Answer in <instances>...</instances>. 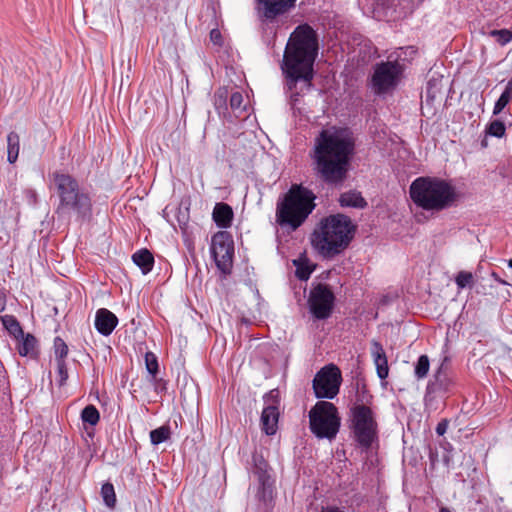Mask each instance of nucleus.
<instances>
[{
    "mask_svg": "<svg viewBox=\"0 0 512 512\" xmlns=\"http://www.w3.org/2000/svg\"><path fill=\"white\" fill-rule=\"evenodd\" d=\"M296 0H256L255 11L262 23L270 24L288 13Z\"/></svg>",
    "mask_w": 512,
    "mask_h": 512,
    "instance_id": "ddd939ff",
    "label": "nucleus"
},
{
    "mask_svg": "<svg viewBox=\"0 0 512 512\" xmlns=\"http://www.w3.org/2000/svg\"><path fill=\"white\" fill-rule=\"evenodd\" d=\"M508 266H509L510 268H512V258H511V259H509V261H508Z\"/></svg>",
    "mask_w": 512,
    "mask_h": 512,
    "instance_id": "8fccbe9b",
    "label": "nucleus"
},
{
    "mask_svg": "<svg viewBox=\"0 0 512 512\" xmlns=\"http://www.w3.org/2000/svg\"><path fill=\"white\" fill-rule=\"evenodd\" d=\"M6 293L3 290H0V312H3L6 308Z\"/></svg>",
    "mask_w": 512,
    "mask_h": 512,
    "instance_id": "37998d69",
    "label": "nucleus"
},
{
    "mask_svg": "<svg viewBox=\"0 0 512 512\" xmlns=\"http://www.w3.org/2000/svg\"><path fill=\"white\" fill-rule=\"evenodd\" d=\"M349 428L362 451L368 452L378 441V424L369 406L358 404L350 409Z\"/></svg>",
    "mask_w": 512,
    "mask_h": 512,
    "instance_id": "0eeeda50",
    "label": "nucleus"
},
{
    "mask_svg": "<svg viewBox=\"0 0 512 512\" xmlns=\"http://www.w3.org/2000/svg\"><path fill=\"white\" fill-rule=\"evenodd\" d=\"M101 496L105 505L109 508H114L116 504V494L114 486L110 482H106L101 487Z\"/></svg>",
    "mask_w": 512,
    "mask_h": 512,
    "instance_id": "c756f323",
    "label": "nucleus"
},
{
    "mask_svg": "<svg viewBox=\"0 0 512 512\" xmlns=\"http://www.w3.org/2000/svg\"><path fill=\"white\" fill-rule=\"evenodd\" d=\"M339 203L342 207L352 208H365L367 206L366 200L362 197L361 193L355 190L344 192L339 197Z\"/></svg>",
    "mask_w": 512,
    "mask_h": 512,
    "instance_id": "412c9836",
    "label": "nucleus"
},
{
    "mask_svg": "<svg viewBox=\"0 0 512 512\" xmlns=\"http://www.w3.org/2000/svg\"><path fill=\"white\" fill-rule=\"evenodd\" d=\"M316 196L301 184H293L282 201L277 203L276 219L280 226L299 228L316 207Z\"/></svg>",
    "mask_w": 512,
    "mask_h": 512,
    "instance_id": "423d86ee",
    "label": "nucleus"
},
{
    "mask_svg": "<svg viewBox=\"0 0 512 512\" xmlns=\"http://www.w3.org/2000/svg\"><path fill=\"white\" fill-rule=\"evenodd\" d=\"M171 436V429L167 425L160 426L150 432V440L153 445H159L167 441Z\"/></svg>",
    "mask_w": 512,
    "mask_h": 512,
    "instance_id": "bb28decb",
    "label": "nucleus"
},
{
    "mask_svg": "<svg viewBox=\"0 0 512 512\" xmlns=\"http://www.w3.org/2000/svg\"><path fill=\"white\" fill-rule=\"evenodd\" d=\"M371 355L373 362L376 366L377 375L380 379H386L388 377L389 368L386 353L383 346L378 341H372L371 343Z\"/></svg>",
    "mask_w": 512,
    "mask_h": 512,
    "instance_id": "dca6fc26",
    "label": "nucleus"
},
{
    "mask_svg": "<svg viewBox=\"0 0 512 512\" xmlns=\"http://www.w3.org/2000/svg\"><path fill=\"white\" fill-rule=\"evenodd\" d=\"M17 341V351L21 356L26 357L35 353L37 340L34 335L23 332V336Z\"/></svg>",
    "mask_w": 512,
    "mask_h": 512,
    "instance_id": "5701e85b",
    "label": "nucleus"
},
{
    "mask_svg": "<svg viewBox=\"0 0 512 512\" xmlns=\"http://www.w3.org/2000/svg\"><path fill=\"white\" fill-rule=\"evenodd\" d=\"M132 260L141 272L146 275L152 271L154 266L153 254L148 249H140L132 255Z\"/></svg>",
    "mask_w": 512,
    "mask_h": 512,
    "instance_id": "aec40b11",
    "label": "nucleus"
},
{
    "mask_svg": "<svg viewBox=\"0 0 512 512\" xmlns=\"http://www.w3.org/2000/svg\"><path fill=\"white\" fill-rule=\"evenodd\" d=\"M447 361L448 357H444L442 363L435 371L433 378L427 384V393H446L450 391L453 386V380L448 372V367L446 365Z\"/></svg>",
    "mask_w": 512,
    "mask_h": 512,
    "instance_id": "4468645a",
    "label": "nucleus"
},
{
    "mask_svg": "<svg viewBox=\"0 0 512 512\" xmlns=\"http://www.w3.org/2000/svg\"><path fill=\"white\" fill-rule=\"evenodd\" d=\"M488 35L501 46H505L512 41V31L508 29L491 30Z\"/></svg>",
    "mask_w": 512,
    "mask_h": 512,
    "instance_id": "7c9ffc66",
    "label": "nucleus"
},
{
    "mask_svg": "<svg viewBox=\"0 0 512 512\" xmlns=\"http://www.w3.org/2000/svg\"><path fill=\"white\" fill-rule=\"evenodd\" d=\"M243 95L239 91H235L230 96V107L236 113H242L246 110V106L243 105Z\"/></svg>",
    "mask_w": 512,
    "mask_h": 512,
    "instance_id": "473e14b6",
    "label": "nucleus"
},
{
    "mask_svg": "<svg viewBox=\"0 0 512 512\" xmlns=\"http://www.w3.org/2000/svg\"><path fill=\"white\" fill-rule=\"evenodd\" d=\"M436 85L433 83L432 80L428 81L427 83V95L434 98L435 97V91Z\"/></svg>",
    "mask_w": 512,
    "mask_h": 512,
    "instance_id": "79ce46f5",
    "label": "nucleus"
},
{
    "mask_svg": "<svg viewBox=\"0 0 512 512\" xmlns=\"http://www.w3.org/2000/svg\"><path fill=\"white\" fill-rule=\"evenodd\" d=\"M473 282V276L472 273L466 272V271H460L457 276L455 277V283L458 286V288L463 289L469 285H471Z\"/></svg>",
    "mask_w": 512,
    "mask_h": 512,
    "instance_id": "e433bc0d",
    "label": "nucleus"
},
{
    "mask_svg": "<svg viewBox=\"0 0 512 512\" xmlns=\"http://www.w3.org/2000/svg\"><path fill=\"white\" fill-rule=\"evenodd\" d=\"M505 131L506 127L504 123L500 120L492 121L487 127V133L497 138H501L502 136H504Z\"/></svg>",
    "mask_w": 512,
    "mask_h": 512,
    "instance_id": "72a5a7b5",
    "label": "nucleus"
},
{
    "mask_svg": "<svg viewBox=\"0 0 512 512\" xmlns=\"http://www.w3.org/2000/svg\"><path fill=\"white\" fill-rule=\"evenodd\" d=\"M53 348L56 361L66 360L68 355V346L61 337H56L54 339Z\"/></svg>",
    "mask_w": 512,
    "mask_h": 512,
    "instance_id": "2f4dec72",
    "label": "nucleus"
},
{
    "mask_svg": "<svg viewBox=\"0 0 512 512\" xmlns=\"http://www.w3.org/2000/svg\"><path fill=\"white\" fill-rule=\"evenodd\" d=\"M1 322L10 336L16 340H20V337L23 336L24 331L20 325V322L14 315L6 314L1 316Z\"/></svg>",
    "mask_w": 512,
    "mask_h": 512,
    "instance_id": "4be33fe9",
    "label": "nucleus"
},
{
    "mask_svg": "<svg viewBox=\"0 0 512 512\" xmlns=\"http://www.w3.org/2000/svg\"><path fill=\"white\" fill-rule=\"evenodd\" d=\"M491 277H492L495 281H497V282H499V283H501V284H507L505 281H503V280H502V279L497 275V273H496V272H492V273H491Z\"/></svg>",
    "mask_w": 512,
    "mask_h": 512,
    "instance_id": "c03bdc74",
    "label": "nucleus"
},
{
    "mask_svg": "<svg viewBox=\"0 0 512 512\" xmlns=\"http://www.w3.org/2000/svg\"><path fill=\"white\" fill-rule=\"evenodd\" d=\"M24 197L27 203L30 205H35L38 201L37 192L32 188H28L24 191Z\"/></svg>",
    "mask_w": 512,
    "mask_h": 512,
    "instance_id": "58836bf2",
    "label": "nucleus"
},
{
    "mask_svg": "<svg viewBox=\"0 0 512 512\" xmlns=\"http://www.w3.org/2000/svg\"><path fill=\"white\" fill-rule=\"evenodd\" d=\"M95 328L103 336H109L118 324V318L106 308H101L95 315Z\"/></svg>",
    "mask_w": 512,
    "mask_h": 512,
    "instance_id": "2eb2a0df",
    "label": "nucleus"
},
{
    "mask_svg": "<svg viewBox=\"0 0 512 512\" xmlns=\"http://www.w3.org/2000/svg\"><path fill=\"white\" fill-rule=\"evenodd\" d=\"M263 400L266 404V406H274L278 407L280 404V393L278 389H272L269 392H267Z\"/></svg>",
    "mask_w": 512,
    "mask_h": 512,
    "instance_id": "4c0bfd02",
    "label": "nucleus"
},
{
    "mask_svg": "<svg viewBox=\"0 0 512 512\" xmlns=\"http://www.w3.org/2000/svg\"><path fill=\"white\" fill-rule=\"evenodd\" d=\"M335 296L327 284L318 283L310 290L308 305L312 315L319 320L330 317Z\"/></svg>",
    "mask_w": 512,
    "mask_h": 512,
    "instance_id": "f8f14e48",
    "label": "nucleus"
},
{
    "mask_svg": "<svg viewBox=\"0 0 512 512\" xmlns=\"http://www.w3.org/2000/svg\"><path fill=\"white\" fill-rule=\"evenodd\" d=\"M309 424L317 438L335 439L341 425L336 406L328 401H318L309 411Z\"/></svg>",
    "mask_w": 512,
    "mask_h": 512,
    "instance_id": "6e6552de",
    "label": "nucleus"
},
{
    "mask_svg": "<svg viewBox=\"0 0 512 512\" xmlns=\"http://www.w3.org/2000/svg\"><path fill=\"white\" fill-rule=\"evenodd\" d=\"M448 426L449 421L447 419H442L436 426V433L439 436H443L447 432Z\"/></svg>",
    "mask_w": 512,
    "mask_h": 512,
    "instance_id": "a19ab883",
    "label": "nucleus"
},
{
    "mask_svg": "<svg viewBox=\"0 0 512 512\" xmlns=\"http://www.w3.org/2000/svg\"><path fill=\"white\" fill-rule=\"evenodd\" d=\"M412 202L424 211L440 212L455 205L458 199L456 188L448 181L430 176H421L409 187Z\"/></svg>",
    "mask_w": 512,
    "mask_h": 512,
    "instance_id": "20e7f679",
    "label": "nucleus"
},
{
    "mask_svg": "<svg viewBox=\"0 0 512 512\" xmlns=\"http://www.w3.org/2000/svg\"><path fill=\"white\" fill-rule=\"evenodd\" d=\"M439 512H451L447 507H441Z\"/></svg>",
    "mask_w": 512,
    "mask_h": 512,
    "instance_id": "09e8293b",
    "label": "nucleus"
},
{
    "mask_svg": "<svg viewBox=\"0 0 512 512\" xmlns=\"http://www.w3.org/2000/svg\"><path fill=\"white\" fill-rule=\"evenodd\" d=\"M225 94H226V92H219V93H218V97H219L220 99H225V97H226V95H225Z\"/></svg>",
    "mask_w": 512,
    "mask_h": 512,
    "instance_id": "49530a36",
    "label": "nucleus"
},
{
    "mask_svg": "<svg viewBox=\"0 0 512 512\" xmlns=\"http://www.w3.org/2000/svg\"><path fill=\"white\" fill-rule=\"evenodd\" d=\"M211 256L217 269L223 275H229L233 267L234 242L226 231H219L212 236L210 245Z\"/></svg>",
    "mask_w": 512,
    "mask_h": 512,
    "instance_id": "9b49d317",
    "label": "nucleus"
},
{
    "mask_svg": "<svg viewBox=\"0 0 512 512\" xmlns=\"http://www.w3.org/2000/svg\"><path fill=\"white\" fill-rule=\"evenodd\" d=\"M512 99V79L509 80L506 84V87L504 91L501 93L498 100L495 102L494 108H493V114L497 115L500 114L503 109L508 105V103Z\"/></svg>",
    "mask_w": 512,
    "mask_h": 512,
    "instance_id": "393cba45",
    "label": "nucleus"
},
{
    "mask_svg": "<svg viewBox=\"0 0 512 512\" xmlns=\"http://www.w3.org/2000/svg\"><path fill=\"white\" fill-rule=\"evenodd\" d=\"M293 264L296 267V277L301 281L308 280L313 272V268L309 265L308 261L306 259H296L293 260Z\"/></svg>",
    "mask_w": 512,
    "mask_h": 512,
    "instance_id": "a878e982",
    "label": "nucleus"
},
{
    "mask_svg": "<svg viewBox=\"0 0 512 512\" xmlns=\"http://www.w3.org/2000/svg\"><path fill=\"white\" fill-rule=\"evenodd\" d=\"M318 50V36L308 24L297 26L291 33L285 47L281 69L292 106H295L299 97L312 86Z\"/></svg>",
    "mask_w": 512,
    "mask_h": 512,
    "instance_id": "f257e3e1",
    "label": "nucleus"
},
{
    "mask_svg": "<svg viewBox=\"0 0 512 512\" xmlns=\"http://www.w3.org/2000/svg\"><path fill=\"white\" fill-rule=\"evenodd\" d=\"M354 151L355 140L348 128L331 126L321 130L311 155L316 176L328 185H342Z\"/></svg>",
    "mask_w": 512,
    "mask_h": 512,
    "instance_id": "f03ea898",
    "label": "nucleus"
},
{
    "mask_svg": "<svg viewBox=\"0 0 512 512\" xmlns=\"http://www.w3.org/2000/svg\"><path fill=\"white\" fill-rule=\"evenodd\" d=\"M210 40L215 45H222V34L219 29H212L210 31Z\"/></svg>",
    "mask_w": 512,
    "mask_h": 512,
    "instance_id": "ea45409f",
    "label": "nucleus"
},
{
    "mask_svg": "<svg viewBox=\"0 0 512 512\" xmlns=\"http://www.w3.org/2000/svg\"><path fill=\"white\" fill-rule=\"evenodd\" d=\"M397 0H373L371 10L373 18L393 17L396 12Z\"/></svg>",
    "mask_w": 512,
    "mask_h": 512,
    "instance_id": "6ab92c4d",
    "label": "nucleus"
},
{
    "mask_svg": "<svg viewBox=\"0 0 512 512\" xmlns=\"http://www.w3.org/2000/svg\"><path fill=\"white\" fill-rule=\"evenodd\" d=\"M53 184L59 198L55 213L59 218H75L78 223L89 222L93 216V203L90 194L80 188L71 175L54 172Z\"/></svg>",
    "mask_w": 512,
    "mask_h": 512,
    "instance_id": "7ed1b4c3",
    "label": "nucleus"
},
{
    "mask_svg": "<svg viewBox=\"0 0 512 512\" xmlns=\"http://www.w3.org/2000/svg\"><path fill=\"white\" fill-rule=\"evenodd\" d=\"M279 409L274 406H265L261 414V426L266 435H274L278 428Z\"/></svg>",
    "mask_w": 512,
    "mask_h": 512,
    "instance_id": "f3484780",
    "label": "nucleus"
},
{
    "mask_svg": "<svg viewBox=\"0 0 512 512\" xmlns=\"http://www.w3.org/2000/svg\"><path fill=\"white\" fill-rule=\"evenodd\" d=\"M405 71V65L399 59L381 61L374 66L371 77V88L377 95L393 91L400 83Z\"/></svg>",
    "mask_w": 512,
    "mask_h": 512,
    "instance_id": "1a4fd4ad",
    "label": "nucleus"
},
{
    "mask_svg": "<svg viewBox=\"0 0 512 512\" xmlns=\"http://www.w3.org/2000/svg\"><path fill=\"white\" fill-rule=\"evenodd\" d=\"M355 226L344 214L330 215L321 220L313 233V245L324 257H333L347 248L353 238Z\"/></svg>",
    "mask_w": 512,
    "mask_h": 512,
    "instance_id": "39448f33",
    "label": "nucleus"
},
{
    "mask_svg": "<svg viewBox=\"0 0 512 512\" xmlns=\"http://www.w3.org/2000/svg\"><path fill=\"white\" fill-rule=\"evenodd\" d=\"M7 160L13 164L19 155V136L15 132H10L7 136Z\"/></svg>",
    "mask_w": 512,
    "mask_h": 512,
    "instance_id": "b1692460",
    "label": "nucleus"
},
{
    "mask_svg": "<svg viewBox=\"0 0 512 512\" xmlns=\"http://www.w3.org/2000/svg\"><path fill=\"white\" fill-rule=\"evenodd\" d=\"M324 512H344L337 507H329Z\"/></svg>",
    "mask_w": 512,
    "mask_h": 512,
    "instance_id": "a18cd8bd",
    "label": "nucleus"
},
{
    "mask_svg": "<svg viewBox=\"0 0 512 512\" xmlns=\"http://www.w3.org/2000/svg\"><path fill=\"white\" fill-rule=\"evenodd\" d=\"M430 368V360L427 355H421L417 359L415 366H414V375L415 377L420 380L424 379L429 372Z\"/></svg>",
    "mask_w": 512,
    "mask_h": 512,
    "instance_id": "c85d7f7f",
    "label": "nucleus"
},
{
    "mask_svg": "<svg viewBox=\"0 0 512 512\" xmlns=\"http://www.w3.org/2000/svg\"><path fill=\"white\" fill-rule=\"evenodd\" d=\"M57 365V382L59 386H63L68 379V369L66 360L56 361Z\"/></svg>",
    "mask_w": 512,
    "mask_h": 512,
    "instance_id": "c9c22d12",
    "label": "nucleus"
},
{
    "mask_svg": "<svg viewBox=\"0 0 512 512\" xmlns=\"http://www.w3.org/2000/svg\"><path fill=\"white\" fill-rule=\"evenodd\" d=\"M145 364L148 373L155 377L158 373L159 368L156 355L152 352H147L145 354Z\"/></svg>",
    "mask_w": 512,
    "mask_h": 512,
    "instance_id": "f704fd0d",
    "label": "nucleus"
},
{
    "mask_svg": "<svg viewBox=\"0 0 512 512\" xmlns=\"http://www.w3.org/2000/svg\"><path fill=\"white\" fill-rule=\"evenodd\" d=\"M430 460L432 463H434L436 460V455H434L433 453H430Z\"/></svg>",
    "mask_w": 512,
    "mask_h": 512,
    "instance_id": "de8ad7c7",
    "label": "nucleus"
},
{
    "mask_svg": "<svg viewBox=\"0 0 512 512\" xmlns=\"http://www.w3.org/2000/svg\"><path fill=\"white\" fill-rule=\"evenodd\" d=\"M342 375L340 369L334 364L321 368L314 376L312 388L318 399H333L340 390Z\"/></svg>",
    "mask_w": 512,
    "mask_h": 512,
    "instance_id": "9d476101",
    "label": "nucleus"
},
{
    "mask_svg": "<svg viewBox=\"0 0 512 512\" xmlns=\"http://www.w3.org/2000/svg\"><path fill=\"white\" fill-rule=\"evenodd\" d=\"M213 220L219 228H229L233 220V210L226 203H217L213 209Z\"/></svg>",
    "mask_w": 512,
    "mask_h": 512,
    "instance_id": "a211bd4d",
    "label": "nucleus"
},
{
    "mask_svg": "<svg viewBox=\"0 0 512 512\" xmlns=\"http://www.w3.org/2000/svg\"><path fill=\"white\" fill-rule=\"evenodd\" d=\"M81 420L83 423L95 426L100 420L99 411L94 405H87L81 412Z\"/></svg>",
    "mask_w": 512,
    "mask_h": 512,
    "instance_id": "cd10ccee",
    "label": "nucleus"
}]
</instances>
